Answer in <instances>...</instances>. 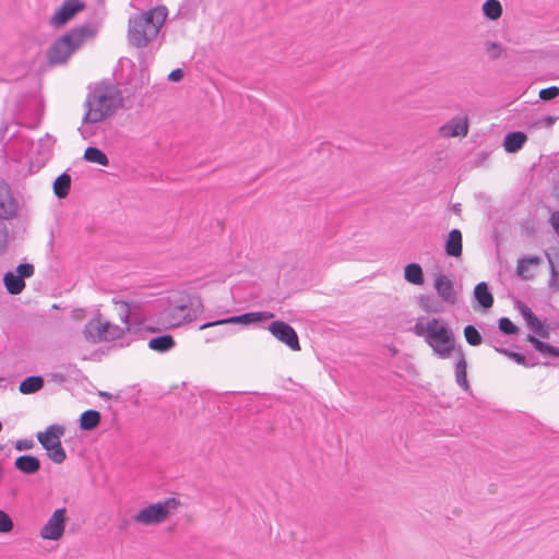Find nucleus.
I'll return each mask as SVG.
<instances>
[{
	"instance_id": "f257e3e1",
	"label": "nucleus",
	"mask_w": 559,
	"mask_h": 559,
	"mask_svg": "<svg viewBox=\"0 0 559 559\" xmlns=\"http://www.w3.org/2000/svg\"><path fill=\"white\" fill-rule=\"evenodd\" d=\"M167 9L164 5L134 13L128 20V43L135 48H145L158 35V32L167 17Z\"/></svg>"
},
{
	"instance_id": "f03ea898",
	"label": "nucleus",
	"mask_w": 559,
	"mask_h": 559,
	"mask_svg": "<svg viewBox=\"0 0 559 559\" xmlns=\"http://www.w3.org/2000/svg\"><path fill=\"white\" fill-rule=\"evenodd\" d=\"M121 104L122 97L119 90L110 84L99 83L87 93L83 122H102L111 117Z\"/></svg>"
},
{
	"instance_id": "7ed1b4c3",
	"label": "nucleus",
	"mask_w": 559,
	"mask_h": 559,
	"mask_svg": "<svg viewBox=\"0 0 559 559\" xmlns=\"http://www.w3.org/2000/svg\"><path fill=\"white\" fill-rule=\"evenodd\" d=\"M97 33V27L85 22L58 37L47 50V59L51 66L66 63L71 55Z\"/></svg>"
},
{
	"instance_id": "20e7f679",
	"label": "nucleus",
	"mask_w": 559,
	"mask_h": 559,
	"mask_svg": "<svg viewBox=\"0 0 559 559\" xmlns=\"http://www.w3.org/2000/svg\"><path fill=\"white\" fill-rule=\"evenodd\" d=\"M414 332L417 336L425 337L426 343L440 358L450 357L454 350L455 337L453 331L440 319L418 320L414 325Z\"/></svg>"
},
{
	"instance_id": "39448f33",
	"label": "nucleus",
	"mask_w": 559,
	"mask_h": 559,
	"mask_svg": "<svg viewBox=\"0 0 559 559\" xmlns=\"http://www.w3.org/2000/svg\"><path fill=\"white\" fill-rule=\"evenodd\" d=\"M120 318L126 323V328H121L108 321L103 322L100 318L90 320L83 331L85 338L93 343L119 340L124 334V331H132L129 320L134 319L136 324L142 323L141 319L131 311L127 302L121 304Z\"/></svg>"
},
{
	"instance_id": "423d86ee",
	"label": "nucleus",
	"mask_w": 559,
	"mask_h": 559,
	"mask_svg": "<svg viewBox=\"0 0 559 559\" xmlns=\"http://www.w3.org/2000/svg\"><path fill=\"white\" fill-rule=\"evenodd\" d=\"M64 431L63 426L55 424L48 426L45 431H39L36 435L38 442L47 451L48 457L56 464H61L67 459L66 450L60 440Z\"/></svg>"
},
{
	"instance_id": "0eeeda50",
	"label": "nucleus",
	"mask_w": 559,
	"mask_h": 559,
	"mask_svg": "<svg viewBox=\"0 0 559 559\" xmlns=\"http://www.w3.org/2000/svg\"><path fill=\"white\" fill-rule=\"evenodd\" d=\"M175 504V497H169L164 502L152 503L141 509L133 521L142 525H157L163 523L170 514L169 507Z\"/></svg>"
},
{
	"instance_id": "6e6552de",
	"label": "nucleus",
	"mask_w": 559,
	"mask_h": 559,
	"mask_svg": "<svg viewBox=\"0 0 559 559\" xmlns=\"http://www.w3.org/2000/svg\"><path fill=\"white\" fill-rule=\"evenodd\" d=\"M67 521V509H56L47 523L41 527L40 537L43 539L59 540L63 536Z\"/></svg>"
},
{
	"instance_id": "1a4fd4ad",
	"label": "nucleus",
	"mask_w": 559,
	"mask_h": 559,
	"mask_svg": "<svg viewBox=\"0 0 559 559\" xmlns=\"http://www.w3.org/2000/svg\"><path fill=\"white\" fill-rule=\"evenodd\" d=\"M84 9L83 0H64L50 17L49 23L55 27L63 26Z\"/></svg>"
},
{
	"instance_id": "9d476101",
	"label": "nucleus",
	"mask_w": 559,
	"mask_h": 559,
	"mask_svg": "<svg viewBox=\"0 0 559 559\" xmlns=\"http://www.w3.org/2000/svg\"><path fill=\"white\" fill-rule=\"evenodd\" d=\"M19 209V202L10 185L4 179H0V219L9 221L16 217Z\"/></svg>"
},
{
	"instance_id": "9b49d317",
	"label": "nucleus",
	"mask_w": 559,
	"mask_h": 559,
	"mask_svg": "<svg viewBox=\"0 0 559 559\" xmlns=\"http://www.w3.org/2000/svg\"><path fill=\"white\" fill-rule=\"evenodd\" d=\"M270 333L293 350H300L298 335L295 330L283 321H274L269 326Z\"/></svg>"
},
{
	"instance_id": "f8f14e48",
	"label": "nucleus",
	"mask_w": 559,
	"mask_h": 559,
	"mask_svg": "<svg viewBox=\"0 0 559 559\" xmlns=\"http://www.w3.org/2000/svg\"><path fill=\"white\" fill-rule=\"evenodd\" d=\"M272 318H274V314L272 312H266V311L250 312V313H245V314L237 316V317H231V318L225 319V320H219L215 323L203 324L201 328L204 329L206 326H211V325H215V324H225V323L249 324V323H253V322L270 320Z\"/></svg>"
},
{
	"instance_id": "ddd939ff",
	"label": "nucleus",
	"mask_w": 559,
	"mask_h": 559,
	"mask_svg": "<svg viewBox=\"0 0 559 559\" xmlns=\"http://www.w3.org/2000/svg\"><path fill=\"white\" fill-rule=\"evenodd\" d=\"M40 466V460L32 454L20 455L14 461V467L25 475L36 474L39 472Z\"/></svg>"
},
{
	"instance_id": "4468645a",
	"label": "nucleus",
	"mask_w": 559,
	"mask_h": 559,
	"mask_svg": "<svg viewBox=\"0 0 559 559\" xmlns=\"http://www.w3.org/2000/svg\"><path fill=\"white\" fill-rule=\"evenodd\" d=\"M527 141V135L522 131L508 132L503 138V147L507 153H516Z\"/></svg>"
},
{
	"instance_id": "2eb2a0df",
	"label": "nucleus",
	"mask_w": 559,
	"mask_h": 559,
	"mask_svg": "<svg viewBox=\"0 0 559 559\" xmlns=\"http://www.w3.org/2000/svg\"><path fill=\"white\" fill-rule=\"evenodd\" d=\"M445 253L450 257H460L462 254V233L460 229L450 230L445 240Z\"/></svg>"
},
{
	"instance_id": "dca6fc26",
	"label": "nucleus",
	"mask_w": 559,
	"mask_h": 559,
	"mask_svg": "<svg viewBox=\"0 0 559 559\" xmlns=\"http://www.w3.org/2000/svg\"><path fill=\"white\" fill-rule=\"evenodd\" d=\"M102 415L98 411L87 409L83 412L79 419V426L82 430L91 431L99 426Z\"/></svg>"
},
{
	"instance_id": "f3484780",
	"label": "nucleus",
	"mask_w": 559,
	"mask_h": 559,
	"mask_svg": "<svg viewBox=\"0 0 559 559\" xmlns=\"http://www.w3.org/2000/svg\"><path fill=\"white\" fill-rule=\"evenodd\" d=\"M44 385L41 376H29L20 382L19 390L22 394H33L41 390Z\"/></svg>"
},
{
	"instance_id": "a211bd4d",
	"label": "nucleus",
	"mask_w": 559,
	"mask_h": 559,
	"mask_svg": "<svg viewBox=\"0 0 559 559\" xmlns=\"http://www.w3.org/2000/svg\"><path fill=\"white\" fill-rule=\"evenodd\" d=\"M52 188L57 198L64 199L68 197L71 189V176L67 171L60 174L55 179Z\"/></svg>"
},
{
	"instance_id": "6ab92c4d",
	"label": "nucleus",
	"mask_w": 559,
	"mask_h": 559,
	"mask_svg": "<svg viewBox=\"0 0 559 559\" xmlns=\"http://www.w3.org/2000/svg\"><path fill=\"white\" fill-rule=\"evenodd\" d=\"M175 346V340L170 334H163L152 337L148 341V347L158 353L170 350Z\"/></svg>"
},
{
	"instance_id": "aec40b11",
	"label": "nucleus",
	"mask_w": 559,
	"mask_h": 559,
	"mask_svg": "<svg viewBox=\"0 0 559 559\" xmlns=\"http://www.w3.org/2000/svg\"><path fill=\"white\" fill-rule=\"evenodd\" d=\"M83 158L88 163L98 164L102 166L109 165V158L100 148L96 146H87L84 151Z\"/></svg>"
},
{
	"instance_id": "412c9836",
	"label": "nucleus",
	"mask_w": 559,
	"mask_h": 559,
	"mask_svg": "<svg viewBox=\"0 0 559 559\" xmlns=\"http://www.w3.org/2000/svg\"><path fill=\"white\" fill-rule=\"evenodd\" d=\"M442 130H444L445 134L449 136H465L468 132V123L466 119L453 120L443 126Z\"/></svg>"
},
{
	"instance_id": "4be33fe9",
	"label": "nucleus",
	"mask_w": 559,
	"mask_h": 559,
	"mask_svg": "<svg viewBox=\"0 0 559 559\" xmlns=\"http://www.w3.org/2000/svg\"><path fill=\"white\" fill-rule=\"evenodd\" d=\"M467 362L464 354L460 350L457 355V361L455 366V376L456 382L464 389H468L467 382V373H466Z\"/></svg>"
},
{
	"instance_id": "5701e85b",
	"label": "nucleus",
	"mask_w": 559,
	"mask_h": 559,
	"mask_svg": "<svg viewBox=\"0 0 559 559\" xmlns=\"http://www.w3.org/2000/svg\"><path fill=\"white\" fill-rule=\"evenodd\" d=\"M202 304L199 298H194L191 301V305L189 308L186 306H180L177 308V319L179 318V314L182 313V321L183 322H190L192 321L197 314L201 311Z\"/></svg>"
},
{
	"instance_id": "b1692460",
	"label": "nucleus",
	"mask_w": 559,
	"mask_h": 559,
	"mask_svg": "<svg viewBox=\"0 0 559 559\" xmlns=\"http://www.w3.org/2000/svg\"><path fill=\"white\" fill-rule=\"evenodd\" d=\"M474 294L479 305L484 308H490L492 306L493 298L485 282L478 283L475 287Z\"/></svg>"
},
{
	"instance_id": "393cba45",
	"label": "nucleus",
	"mask_w": 559,
	"mask_h": 559,
	"mask_svg": "<svg viewBox=\"0 0 559 559\" xmlns=\"http://www.w3.org/2000/svg\"><path fill=\"white\" fill-rule=\"evenodd\" d=\"M484 15L491 20H498L502 14V5L499 0H486L483 4Z\"/></svg>"
},
{
	"instance_id": "a878e982",
	"label": "nucleus",
	"mask_w": 559,
	"mask_h": 559,
	"mask_svg": "<svg viewBox=\"0 0 559 559\" xmlns=\"http://www.w3.org/2000/svg\"><path fill=\"white\" fill-rule=\"evenodd\" d=\"M542 262V259L537 255H527L519 259L516 273L522 277V280H528L524 273L528 270L531 265H538Z\"/></svg>"
},
{
	"instance_id": "bb28decb",
	"label": "nucleus",
	"mask_w": 559,
	"mask_h": 559,
	"mask_svg": "<svg viewBox=\"0 0 559 559\" xmlns=\"http://www.w3.org/2000/svg\"><path fill=\"white\" fill-rule=\"evenodd\" d=\"M438 294L449 302L455 301V293L453 290L452 282H436Z\"/></svg>"
},
{
	"instance_id": "cd10ccee",
	"label": "nucleus",
	"mask_w": 559,
	"mask_h": 559,
	"mask_svg": "<svg viewBox=\"0 0 559 559\" xmlns=\"http://www.w3.org/2000/svg\"><path fill=\"white\" fill-rule=\"evenodd\" d=\"M404 280H425L423 267L419 263H408L404 269Z\"/></svg>"
},
{
	"instance_id": "c85d7f7f",
	"label": "nucleus",
	"mask_w": 559,
	"mask_h": 559,
	"mask_svg": "<svg viewBox=\"0 0 559 559\" xmlns=\"http://www.w3.org/2000/svg\"><path fill=\"white\" fill-rule=\"evenodd\" d=\"M464 336L466 342L472 346H478L481 344V335L473 325H467L464 328Z\"/></svg>"
},
{
	"instance_id": "c756f323",
	"label": "nucleus",
	"mask_w": 559,
	"mask_h": 559,
	"mask_svg": "<svg viewBox=\"0 0 559 559\" xmlns=\"http://www.w3.org/2000/svg\"><path fill=\"white\" fill-rule=\"evenodd\" d=\"M13 527L14 523L11 516L3 510H0V533H9Z\"/></svg>"
},
{
	"instance_id": "7c9ffc66",
	"label": "nucleus",
	"mask_w": 559,
	"mask_h": 559,
	"mask_svg": "<svg viewBox=\"0 0 559 559\" xmlns=\"http://www.w3.org/2000/svg\"><path fill=\"white\" fill-rule=\"evenodd\" d=\"M17 278L26 280L34 274V265L31 263H20L15 270Z\"/></svg>"
},
{
	"instance_id": "2f4dec72",
	"label": "nucleus",
	"mask_w": 559,
	"mask_h": 559,
	"mask_svg": "<svg viewBox=\"0 0 559 559\" xmlns=\"http://www.w3.org/2000/svg\"><path fill=\"white\" fill-rule=\"evenodd\" d=\"M486 51L489 53L490 59L496 60L501 56V45L496 41L487 40L485 43Z\"/></svg>"
},
{
	"instance_id": "473e14b6",
	"label": "nucleus",
	"mask_w": 559,
	"mask_h": 559,
	"mask_svg": "<svg viewBox=\"0 0 559 559\" xmlns=\"http://www.w3.org/2000/svg\"><path fill=\"white\" fill-rule=\"evenodd\" d=\"M559 96L558 86H549L539 91V98L544 102L552 100Z\"/></svg>"
},
{
	"instance_id": "72a5a7b5",
	"label": "nucleus",
	"mask_w": 559,
	"mask_h": 559,
	"mask_svg": "<svg viewBox=\"0 0 559 559\" xmlns=\"http://www.w3.org/2000/svg\"><path fill=\"white\" fill-rule=\"evenodd\" d=\"M527 325L531 328V330L538 334L539 336L542 337H545L547 336V331L544 329V325L542 324V322L537 319V317L535 316L532 320L527 321L526 322Z\"/></svg>"
},
{
	"instance_id": "f704fd0d",
	"label": "nucleus",
	"mask_w": 559,
	"mask_h": 559,
	"mask_svg": "<svg viewBox=\"0 0 559 559\" xmlns=\"http://www.w3.org/2000/svg\"><path fill=\"white\" fill-rule=\"evenodd\" d=\"M499 329L506 334H515L518 332V328L508 318H501L499 320Z\"/></svg>"
},
{
	"instance_id": "c9c22d12",
	"label": "nucleus",
	"mask_w": 559,
	"mask_h": 559,
	"mask_svg": "<svg viewBox=\"0 0 559 559\" xmlns=\"http://www.w3.org/2000/svg\"><path fill=\"white\" fill-rule=\"evenodd\" d=\"M9 294L16 295L23 292L26 282H3Z\"/></svg>"
},
{
	"instance_id": "e433bc0d",
	"label": "nucleus",
	"mask_w": 559,
	"mask_h": 559,
	"mask_svg": "<svg viewBox=\"0 0 559 559\" xmlns=\"http://www.w3.org/2000/svg\"><path fill=\"white\" fill-rule=\"evenodd\" d=\"M94 124L95 123H84L82 121V126L79 128V131L84 139H88L96 133V128Z\"/></svg>"
},
{
	"instance_id": "4c0bfd02",
	"label": "nucleus",
	"mask_w": 559,
	"mask_h": 559,
	"mask_svg": "<svg viewBox=\"0 0 559 559\" xmlns=\"http://www.w3.org/2000/svg\"><path fill=\"white\" fill-rule=\"evenodd\" d=\"M8 248V229L5 225L0 223V255L5 252Z\"/></svg>"
},
{
	"instance_id": "58836bf2",
	"label": "nucleus",
	"mask_w": 559,
	"mask_h": 559,
	"mask_svg": "<svg viewBox=\"0 0 559 559\" xmlns=\"http://www.w3.org/2000/svg\"><path fill=\"white\" fill-rule=\"evenodd\" d=\"M516 309L523 316V318L525 319L526 322L532 320L535 317V314L533 313L531 308H528L524 302L518 301Z\"/></svg>"
},
{
	"instance_id": "ea45409f",
	"label": "nucleus",
	"mask_w": 559,
	"mask_h": 559,
	"mask_svg": "<svg viewBox=\"0 0 559 559\" xmlns=\"http://www.w3.org/2000/svg\"><path fill=\"white\" fill-rule=\"evenodd\" d=\"M516 309L523 316V318L525 319L526 322L532 320L535 317V314L533 313L531 308H528L524 302L518 301Z\"/></svg>"
},
{
	"instance_id": "a19ab883",
	"label": "nucleus",
	"mask_w": 559,
	"mask_h": 559,
	"mask_svg": "<svg viewBox=\"0 0 559 559\" xmlns=\"http://www.w3.org/2000/svg\"><path fill=\"white\" fill-rule=\"evenodd\" d=\"M34 448V441L31 439H20L15 442V449L17 451H26Z\"/></svg>"
},
{
	"instance_id": "79ce46f5",
	"label": "nucleus",
	"mask_w": 559,
	"mask_h": 559,
	"mask_svg": "<svg viewBox=\"0 0 559 559\" xmlns=\"http://www.w3.org/2000/svg\"><path fill=\"white\" fill-rule=\"evenodd\" d=\"M528 341L535 346L536 349H538L539 352H548L550 350V346L545 344L544 342L537 340L536 337L534 336H530L528 337Z\"/></svg>"
},
{
	"instance_id": "37998d69",
	"label": "nucleus",
	"mask_w": 559,
	"mask_h": 559,
	"mask_svg": "<svg viewBox=\"0 0 559 559\" xmlns=\"http://www.w3.org/2000/svg\"><path fill=\"white\" fill-rule=\"evenodd\" d=\"M528 341L535 346L536 349H538L539 352H548L550 350V346L545 344L544 342L537 340L536 337L534 336H530L528 337Z\"/></svg>"
},
{
	"instance_id": "c03bdc74",
	"label": "nucleus",
	"mask_w": 559,
	"mask_h": 559,
	"mask_svg": "<svg viewBox=\"0 0 559 559\" xmlns=\"http://www.w3.org/2000/svg\"><path fill=\"white\" fill-rule=\"evenodd\" d=\"M550 223L556 231V234L559 236V211L555 212L550 217Z\"/></svg>"
},
{
	"instance_id": "a18cd8bd",
	"label": "nucleus",
	"mask_w": 559,
	"mask_h": 559,
	"mask_svg": "<svg viewBox=\"0 0 559 559\" xmlns=\"http://www.w3.org/2000/svg\"><path fill=\"white\" fill-rule=\"evenodd\" d=\"M431 277L432 280H438V281H441V280H449V277L442 273V271L436 266V270L431 273Z\"/></svg>"
},
{
	"instance_id": "49530a36",
	"label": "nucleus",
	"mask_w": 559,
	"mask_h": 559,
	"mask_svg": "<svg viewBox=\"0 0 559 559\" xmlns=\"http://www.w3.org/2000/svg\"><path fill=\"white\" fill-rule=\"evenodd\" d=\"M559 119V116H545L543 118L546 127H551L557 120Z\"/></svg>"
},
{
	"instance_id": "de8ad7c7",
	"label": "nucleus",
	"mask_w": 559,
	"mask_h": 559,
	"mask_svg": "<svg viewBox=\"0 0 559 559\" xmlns=\"http://www.w3.org/2000/svg\"><path fill=\"white\" fill-rule=\"evenodd\" d=\"M51 380H52V381H56V382H60V383H62V382H64V381H66V376H64V374H62V373H52V374H51Z\"/></svg>"
},
{
	"instance_id": "09e8293b",
	"label": "nucleus",
	"mask_w": 559,
	"mask_h": 559,
	"mask_svg": "<svg viewBox=\"0 0 559 559\" xmlns=\"http://www.w3.org/2000/svg\"><path fill=\"white\" fill-rule=\"evenodd\" d=\"M2 280H19L16 272L8 271L3 274Z\"/></svg>"
},
{
	"instance_id": "8fccbe9b",
	"label": "nucleus",
	"mask_w": 559,
	"mask_h": 559,
	"mask_svg": "<svg viewBox=\"0 0 559 559\" xmlns=\"http://www.w3.org/2000/svg\"><path fill=\"white\" fill-rule=\"evenodd\" d=\"M509 356L513 358L516 362L524 364L525 358L522 355L516 353H510Z\"/></svg>"
},
{
	"instance_id": "3c124183",
	"label": "nucleus",
	"mask_w": 559,
	"mask_h": 559,
	"mask_svg": "<svg viewBox=\"0 0 559 559\" xmlns=\"http://www.w3.org/2000/svg\"><path fill=\"white\" fill-rule=\"evenodd\" d=\"M182 78H183V70L180 68H177V82L182 80Z\"/></svg>"
},
{
	"instance_id": "603ef678",
	"label": "nucleus",
	"mask_w": 559,
	"mask_h": 559,
	"mask_svg": "<svg viewBox=\"0 0 559 559\" xmlns=\"http://www.w3.org/2000/svg\"><path fill=\"white\" fill-rule=\"evenodd\" d=\"M170 82H175V69L171 70L167 76Z\"/></svg>"
},
{
	"instance_id": "864d4df0",
	"label": "nucleus",
	"mask_w": 559,
	"mask_h": 559,
	"mask_svg": "<svg viewBox=\"0 0 559 559\" xmlns=\"http://www.w3.org/2000/svg\"><path fill=\"white\" fill-rule=\"evenodd\" d=\"M452 210L454 213H460L461 212V204L460 203H456L452 206Z\"/></svg>"
},
{
	"instance_id": "5fc2aeb1",
	"label": "nucleus",
	"mask_w": 559,
	"mask_h": 559,
	"mask_svg": "<svg viewBox=\"0 0 559 559\" xmlns=\"http://www.w3.org/2000/svg\"><path fill=\"white\" fill-rule=\"evenodd\" d=\"M550 264H552V263L550 262ZM557 276H558V273L556 272L554 265H551V280H556Z\"/></svg>"
},
{
	"instance_id": "6e6d98bb",
	"label": "nucleus",
	"mask_w": 559,
	"mask_h": 559,
	"mask_svg": "<svg viewBox=\"0 0 559 559\" xmlns=\"http://www.w3.org/2000/svg\"><path fill=\"white\" fill-rule=\"evenodd\" d=\"M550 354L555 355V356H559V349L557 348H552L550 347V350H549Z\"/></svg>"
},
{
	"instance_id": "4d7b16f0",
	"label": "nucleus",
	"mask_w": 559,
	"mask_h": 559,
	"mask_svg": "<svg viewBox=\"0 0 559 559\" xmlns=\"http://www.w3.org/2000/svg\"><path fill=\"white\" fill-rule=\"evenodd\" d=\"M99 395L102 397H106V399H110L111 397V394L110 393H107V392H99Z\"/></svg>"
},
{
	"instance_id": "13d9d810",
	"label": "nucleus",
	"mask_w": 559,
	"mask_h": 559,
	"mask_svg": "<svg viewBox=\"0 0 559 559\" xmlns=\"http://www.w3.org/2000/svg\"><path fill=\"white\" fill-rule=\"evenodd\" d=\"M4 445H0V451L3 450Z\"/></svg>"
}]
</instances>
